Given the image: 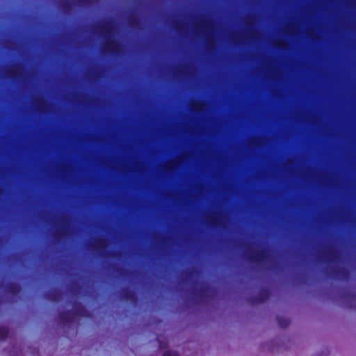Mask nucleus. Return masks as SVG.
Returning <instances> with one entry per match:
<instances>
[{"instance_id": "1", "label": "nucleus", "mask_w": 356, "mask_h": 356, "mask_svg": "<svg viewBox=\"0 0 356 356\" xmlns=\"http://www.w3.org/2000/svg\"><path fill=\"white\" fill-rule=\"evenodd\" d=\"M163 356H176V355H175V353L169 352V353H165Z\"/></svg>"}]
</instances>
